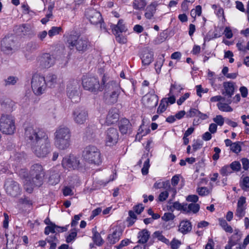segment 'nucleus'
<instances>
[{
	"instance_id": "338daca9",
	"label": "nucleus",
	"mask_w": 249,
	"mask_h": 249,
	"mask_svg": "<svg viewBox=\"0 0 249 249\" xmlns=\"http://www.w3.org/2000/svg\"><path fill=\"white\" fill-rule=\"evenodd\" d=\"M242 188L244 190L249 188V177H246L243 178Z\"/></svg>"
},
{
	"instance_id": "b1692460",
	"label": "nucleus",
	"mask_w": 249,
	"mask_h": 249,
	"mask_svg": "<svg viewBox=\"0 0 249 249\" xmlns=\"http://www.w3.org/2000/svg\"><path fill=\"white\" fill-rule=\"evenodd\" d=\"M45 80L47 86H48L49 88H55L58 84L57 76L55 74H50L47 75Z\"/></svg>"
},
{
	"instance_id": "a18cd8bd",
	"label": "nucleus",
	"mask_w": 249,
	"mask_h": 249,
	"mask_svg": "<svg viewBox=\"0 0 249 249\" xmlns=\"http://www.w3.org/2000/svg\"><path fill=\"white\" fill-rule=\"evenodd\" d=\"M212 8L214 10L215 14L218 17H223L224 18V10L222 8L218 6L217 5L213 4L212 5Z\"/></svg>"
},
{
	"instance_id": "4468645a",
	"label": "nucleus",
	"mask_w": 249,
	"mask_h": 249,
	"mask_svg": "<svg viewBox=\"0 0 249 249\" xmlns=\"http://www.w3.org/2000/svg\"><path fill=\"white\" fill-rule=\"evenodd\" d=\"M72 117L75 123L82 124L88 119V112L85 108L78 107L73 110Z\"/></svg>"
},
{
	"instance_id": "f704fd0d",
	"label": "nucleus",
	"mask_w": 249,
	"mask_h": 249,
	"mask_svg": "<svg viewBox=\"0 0 249 249\" xmlns=\"http://www.w3.org/2000/svg\"><path fill=\"white\" fill-rule=\"evenodd\" d=\"M92 232L93 233V236L92 239L94 242L98 246H100L103 242V240L99 232L96 231L95 229H92Z\"/></svg>"
},
{
	"instance_id": "6e6552de",
	"label": "nucleus",
	"mask_w": 249,
	"mask_h": 249,
	"mask_svg": "<svg viewBox=\"0 0 249 249\" xmlns=\"http://www.w3.org/2000/svg\"><path fill=\"white\" fill-rule=\"evenodd\" d=\"M15 129L14 117L10 115L2 114L0 118V131L3 134L11 135Z\"/></svg>"
},
{
	"instance_id": "e433bc0d",
	"label": "nucleus",
	"mask_w": 249,
	"mask_h": 249,
	"mask_svg": "<svg viewBox=\"0 0 249 249\" xmlns=\"http://www.w3.org/2000/svg\"><path fill=\"white\" fill-rule=\"evenodd\" d=\"M219 225L225 231L231 233L232 232V228L229 225L225 219L219 218L218 219Z\"/></svg>"
},
{
	"instance_id": "bf43d9fd",
	"label": "nucleus",
	"mask_w": 249,
	"mask_h": 249,
	"mask_svg": "<svg viewBox=\"0 0 249 249\" xmlns=\"http://www.w3.org/2000/svg\"><path fill=\"white\" fill-rule=\"evenodd\" d=\"M115 35L116 36V40L118 42L121 44H125L126 43L127 39L125 36L120 34V33Z\"/></svg>"
},
{
	"instance_id": "412c9836",
	"label": "nucleus",
	"mask_w": 249,
	"mask_h": 249,
	"mask_svg": "<svg viewBox=\"0 0 249 249\" xmlns=\"http://www.w3.org/2000/svg\"><path fill=\"white\" fill-rule=\"evenodd\" d=\"M119 118L118 110L115 108H112L109 110L106 122L108 125H110L117 122Z\"/></svg>"
},
{
	"instance_id": "2f4dec72",
	"label": "nucleus",
	"mask_w": 249,
	"mask_h": 249,
	"mask_svg": "<svg viewBox=\"0 0 249 249\" xmlns=\"http://www.w3.org/2000/svg\"><path fill=\"white\" fill-rule=\"evenodd\" d=\"M199 209L200 206L198 204L192 203L188 205L186 203L185 206V213H189L192 212L196 213L199 211Z\"/></svg>"
},
{
	"instance_id": "4be33fe9",
	"label": "nucleus",
	"mask_w": 249,
	"mask_h": 249,
	"mask_svg": "<svg viewBox=\"0 0 249 249\" xmlns=\"http://www.w3.org/2000/svg\"><path fill=\"white\" fill-rule=\"evenodd\" d=\"M154 53L148 48L144 49L142 57V63L143 65H149L153 60Z\"/></svg>"
},
{
	"instance_id": "dca6fc26",
	"label": "nucleus",
	"mask_w": 249,
	"mask_h": 249,
	"mask_svg": "<svg viewBox=\"0 0 249 249\" xmlns=\"http://www.w3.org/2000/svg\"><path fill=\"white\" fill-rule=\"evenodd\" d=\"M119 139V133L114 128H108L106 132L105 142L107 146H112L115 145Z\"/></svg>"
},
{
	"instance_id": "0eeeda50",
	"label": "nucleus",
	"mask_w": 249,
	"mask_h": 249,
	"mask_svg": "<svg viewBox=\"0 0 249 249\" xmlns=\"http://www.w3.org/2000/svg\"><path fill=\"white\" fill-rule=\"evenodd\" d=\"M32 149L37 157L40 158L46 157L51 152V145L48 137L43 139L37 143L33 145Z\"/></svg>"
},
{
	"instance_id": "bb28decb",
	"label": "nucleus",
	"mask_w": 249,
	"mask_h": 249,
	"mask_svg": "<svg viewBox=\"0 0 249 249\" xmlns=\"http://www.w3.org/2000/svg\"><path fill=\"white\" fill-rule=\"evenodd\" d=\"M131 128V124L126 119L121 120L119 125L120 131L122 134H126Z\"/></svg>"
},
{
	"instance_id": "a878e982",
	"label": "nucleus",
	"mask_w": 249,
	"mask_h": 249,
	"mask_svg": "<svg viewBox=\"0 0 249 249\" xmlns=\"http://www.w3.org/2000/svg\"><path fill=\"white\" fill-rule=\"evenodd\" d=\"M192 230L191 223L188 220H183L180 223L178 231L183 234H186Z\"/></svg>"
},
{
	"instance_id": "1a4fd4ad",
	"label": "nucleus",
	"mask_w": 249,
	"mask_h": 249,
	"mask_svg": "<svg viewBox=\"0 0 249 249\" xmlns=\"http://www.w3.org/2000/svg\"><path fill=\"white\" fill-rule=\"evenodd\" d=\"M31 87L35 95L39 96L42 94L47 89L45 78L38 74H35L32 77Z\"/></svg>"
},
{
	"instance_id": "9d476101",
	"label": "nucleus",
	"mask_w": 249,
	"mask_h": 249,
	"mask_svg": "<svg viewBox=\"0 0 249 249\" xmlns=\"http://www.w3.org/2000/svg\"><path fill=\"white\" fill-rule=\"evenodd\" d=\"M82 85L84 89L92 92H97L104 89L102 83H99L98 78L95 77L84 76L82 80Z\"/></svg>"
},
{
	"instance_id": "a211bd4d",
	"label": "nucleus",
	"mask_w": 249,
	"mask_h": 249,
	"mask_svg": "<svg viewBox=\"0 0 249 249\" xmlns=\"http://www.w3.org/2000/svg\"><path fill=\"white\" fill-rule=\"evenodd\" d=\"M224 90L222 94L225 96H227V102L231 104L232 102L231 98L234 94L235 89V84L233 82H225L223 83Z\"/></svg>"
},
{
	"instance_id": "69168bd1",
	"label": "nucleus",
	"mask_w": 249,
	"mask_h": 249,
	"mask_svg": "<svg viewBox=\"0 0 249 249\" xmlns=\"http://www.w3.org/2000/svg\"><path fill=\"white\" fill-rule=\"evenodd\" d=\"M199 111L195 108H191L187 113V116L188 117H193L197 116Z\"/></svg>"
},
{
	"instance_id": "79ce46f5",
	"label": "nucleus",
	"mask_w": 249,
	"mask_h": 249,
	"mask_svg": "<svg viewBox=\"0 0 249 249\" xmlns=\"http://www.w3.org/2000/svg\"><path fill=\"white\" fill-rule=\"evenodd\" d=\"M62 30V29L61 27H53L48 31V35L50 37H52L53 36L58 35Z\"/></svg>"
},
{
	"instance_id": "20e7f679",
	"label": "nucleus",
	"mask_w": 249,
	"mask_h": 249,
	"mask_svg": "<svg viewBox=\"0 0 249 249\" xmlns=\"http://www.w3.org/2000/svg\"><path fill=\"white\" fill-rule=\"evenodd\" d=\"M82 157L89 163L99 165L102 162V157L100 150L95 146L89 145L86 146L82 152Z\"/></svg>"
},
{
	"instance_id": "6ab92c4d",
	"label": "nucleus",
	"mask_w": 249,
	"mask_h": 249,
	"mask_svg": "<svg viewBox=\"0 0 249 249\" xmlns=\"http://www.w3.org/2000/svg\"><path fill=\"white\" fill-rule=\"evenodd\" d=\"M39 66L42 69L49 68L55 63L54 57L49 53H44L39 59Z\"/></svg>"
},
{
	"instance_id": "7c9ffc66",
	"label": "nucleus",
	"mask_w": 249,
	"mask_h": 249,
	"mask_svg": "<svg viewBox=\"0 0 249 249\" xmlns=\"http://www.w3.org/2000/svg\"><path fill=\"white\" fill-rule=\"evenodd\" d=\"M97 128L95 126H89L86 128L85 135L89 140L93 139L96 136Z\"/></svg>"
},
{
	"instance_id": "2eb2a0df",
	"label": "nucleus",
	"mask_w": 249,
	"mask_h": 249,
	"mask_svg": "<svg viewBox=\"0 0 249 249\" xmlns=\"http://www.w3.org/2000/svg\"><path fill=\"white\" fill-rule=\"evenodd\" d=\"M80 164L79 159L73 155H71L64 158L62 161V166L68 170L78 169L80 166Z\"/></svg>"
},
{
	"instance_id": "f8f14e48",
	"label": "nucleus",
	"mask_w": 249,
	"mask_h": 249,
	"mask_svg": "<svg viewBox=\"0 0 249 249\" xmlns=\"http://www.w3.org/2000/svg\"><path fill=\"white\" fill-rule=\"evenodd\" d=\"M85 16L91 24L95 25L100 24L101 28H102L103 19L99 12L93 8H88L85 11Z\"/></svg>"
},
{
	"instance_id": "f257e3e1",
	"label": "nucleus",
	"mask_w": 249,
	"mask_h": 249,
	"mask_svg": "<svg viewBox=\"0 0 249 249\" xmlns=\"http://www.w3.org/2000/svg\"><path fill=\"white\" fill-rule=\"evenodd\" d=\"M30 175V178H25L24 184L26 191L31 193L34 187H39L42 184L44 172L42 165L39 164L33 165L31 168Z\"/></svg>"
},
{
	"instance_id": "473e14b6",
	"label": "nucleus",
	"mask_w": 249,
	"mask_h": 249,
	"mask_svg": "<svg viewBox=\"0 0 249 249\" xmlns=\"http://www.w3.org/2000/svg\"><path fill=\"white\" fill-rule=\"evenodd\" d=\"M156 11V6L154 4H151L146 9V12L144 14L145 18L147 19H151Z\"/></svg>"
},
{
	"instance_id": "c85d7f7f",
	"label": "nucleus",
	"mask_w": 249,
	"mask_h": 249,
	"mask_svg": "<svg viewBox=\"0 0 249 249\" xmlns=\"http://www.w3.org/2000/svg\"><path fill=\"white\" fill-rule=\"evenodd\" d=\"M1 107L6 111H12L15 106V103L10 99H5L1 103Z\"/></svg>"
},
{
	"instance_id": "09e8293b",
	"label": "nucleus",
	"mask_w": 249,
	"mask_h": 249,
	"mask_svg": "<svg viewBox=\"0 0 249 249\" xmlns=\"http://www.w3.org/2000/svg\"><path fill=\"white\" fill-rule=\"evenodd\" d=\"M201 7L200 5H197L195 9H193L191 11V15L193 18H195L196 16H199L201 14Z\"/></svg>"
},
{
	"instance_id": "e2e57ef3",
	"label": "nucleus",
	"mask_w": 249,
	"mask_h": 249,
	"mask_svg": "<svg viewBox=\"0 0 249 249\" xmlns=\"http://www.w3.org/2000/svg\"><path fill=\"white\" fill-rule=\"evenodd\" d=\"M181 244V242L176 239H174L170 243L171 247L172 249H178Z\"/></svg>"
},
{
	"instance_id": "39448f33",
	"label": "nucleus",
	"mask_w": 249,
	"mask_h": 249,
	"mask_svg": "<svg viewBox=\"0 0 249 249\" xmlns=\"http://www.w3.org/2000/svg\"><path fill=\"white\" fill-rule=\"evenodd\" d=\"M24 130L25 138L30 141L32 146L48 137L44 131L33 124H27Z\"/></svg>"
},
{
	"instance_id": "3c124183",
	"label": "nucleus",
	"mask_w": 249,
	"mask_h": 249,
	"mask_svg": "<svg viewBox=\"0 0 249 249\" xmlns=\"http://www.w3.org/2000/svg\"><path fill=\"white\" fill-rule=\"evenodd\" d=\"M77 236V231L75 229H73L71 230L70 233L69 235L66 238V242L67 243H70L73 240H74L75 237Z\"/></svg>"
},
{
	"instance_id": "423d86ee",
	"label": "nucleus",
	"mask_w": 249,
	"mask_h": 249,
	"mask_svg": "<svg viewBox=\"0 0 249 249\" xmlns=\"http://www.w3.org/2000/svg\"><path fill=\"white\" fill-rule=\"evenodd\" d=\"M67 42L71 49L75 47L76 50L80 52L86 51L90 46V42L87 38L73 34L69 35Z\"/></svg>"
},
{
	"instance_id": "aec40b11",
	"label": "nucleus",
	"mask_w": 249,
	"mask_h": 249,
	"mask_svg": "<svg viewBox=\"0 0 249 249\" xmlns=\"http://www.w3.org/2000/svg\"><path fill=\"white\" fill-rule=\"evenodd\" d=\"M15 47V42L12 36L5 37L1 41V50L6 53H12Z\"/></svg>"
},
{
	"instance_id": "052dcab7",
	"label": "nucleus",
	"mask_w": 249,
	"mask_h": 249,
	"mask_svg": "<svg viewBox=\"0 0 249 249\" xmlns=\"http://www.w3.org/2000/svg\"><path fill=\"white\" fill-rule=\"evenodd\" d=\"M213 121L217 124L222 126L224 123V120L221 115H217L213 119Z\"/></svg>"
},
{
	"instance_id": "8fccbe9b",
	"label": "nucleus",
	"mask_w": 249,
	"mask_h": 249,
	"mask_svg": "<svg viewBox=\"0 0 249 249\" xmlns=\"http://www.w3.org/2000/svg\"><path fill=\"white\" fill-rule=\"evenodd\" d=\"M231 150L235 153H238L241 151L240 142H233L231 147Z\"/></svg>"
},
{
	"instance_id": "ea45409f",
	"label": "nucleus",
	"mask_w": 249,
	"mask_h": 249,
	"mask_svg": "<svg viewBox=\"0 0 249 249\" xmlns=\"http://www.w3.org/2000/svg\"><path fill=\"white\" fill-rule=\"evenodd\" d=\"M60 180V176L58 173L53 172L49 177V182L53 185L57 184Z\"/></svg>"
},
{
	"instance_id": "0e129e2a",
	"label": "nucleus",
	"mask_w": 249,
	"mask_h": 249,
	"mask_svg": "<svg viewBox=\"0 0 249 249\" xmlns=\"http://www.w3.org/2000/svg\"><path fill=\"white\" fill-rule=\"evenodd\" d=\"M174 218L175 215L173 213H165L163 216L162 217V219L165 221H168L169 220L174 219Z\"/></svg>"
},
{
	"instance_id": "864d4df0",
	"label": "nucleus",
	"mask_w": 249,
	"mask_h": 249,
	"mask_svg": "<svg viewBox=\"0 0 249 249\" xmlns=\"http://www.w3.org/2000/svg\"><path fill=\"white\" fill-rule=\"evenodd\" d=\"M164 61L163 56L160 57L158 59V60L155 64V69L157 72L160 71V68L163 64Z\"/></svg>"
},
{
	"instance_id": "de8ad7c7",
	"label": "nucleus",
	"mask_w": 249,
	"mask_h": 249,
	"mask_svg": "<svg viewBox=\"0 0 249 249\" xmlns=\"http://www.w3.org/2000/svg\"><path fill=\"white\" fill-rule=\"evenodd\" d=\"M232 171L238 172L241 170V165L239 161H234L230 165Z\"/></svg>"
},
{
	"instance_id": "c9c22d12",
	"label": "nucleus",
	"mask_w": 249,
	"mask_h": 249,
	"mask_svg": "<svg viewBox=\"0 0 249 249\" xmlns=\"http://www.w3.org/2000/svg\"><path fill=\"white\" fill-rule=\"evenodd\" d=\"M229 104L228 103V104L222 103V102H219L217 104V106L218 108L224 112H231L233 110L232 108L228 105Z\"/></svg>"
},
{
	"instance_id": "5701e85b",
	"label": "nucleus",
	"mask_w": 249,
	"mask_h": 249,
	"mask_svg": "<svg viewBox=\"0 0 249 249\" xmlns=\"http://www.w3.org/2000/svg\"><path fill=\"white\" fill-rule=\"evenodd\" d=\"M150 232L146 229H143L138 233V243L145 245L148 240Z\"/></svg>"
},
{
	"instance_id": "c756f323",
	"label": "nucleus",
	"mask_w": 249,
	"mask_h": 249,
	"mask_svg": "<svg viewBox=\"0 0 249 249\" xmlns=\"http://www.w3.org/2000/svg\"><path fill=\"white\" fill-rule=\"evenodd\" d=\"M127 30L126 26L124 23L122 19H120L117 25H114L113 28V32L114 35H117L118 33L125 32Z\"/></svg>"
},
{
	"instance_id": "58836bf2",
	"label": "nucleus",
	"mask_w": 249,
	"mask_h": 249,
	"mask_svg": "<svg viewBox=\"0 0 249 249\" xmlns=\"http://www.w3.org/2000/svg\"><path fill=\"white\" fill-rule=\"evenodd\" d=\"M153 236L154 238H157L158 240L161 241L166 244H168L169 243V240L166 239L160 231H156L154 232L153 234Z\"/></svg>"
},
{
	"instance_id": "13d9d810",
	"label": "nucleus",
	"mask_w": 249,
	"mask_h": 249,
	"mask_svg": "<svg viewBox=\"0 0 249 249\" xmlns=\"http://www.w3.org/2000/svg\"><path fill=\"white\" fill-rule=\"evenodd\" d=\"M129 218H128L127 221L129 222L130 226L132 225L134 223V220L136 219L137 216L135 213L130 211L129 212Z\"/></svg>"
},
{
	"instance_id": "603ef678",
	"label": "nucleus",
	"mask_w": 249,
	"mask_h": 249,
	"mask_svg": "<svg viewBox=\"0 0 249 249\" xmlns=\"http://www.w3.org/2000/svg\"><path fill=\"white\" fill-rule=\"evenodd\" d=\"M246 208H237L235 212V215L239 219L244 216L246 213Z\"/></svg>"
},
{
	"instance_id": "f03ea898",
	"label": "nucleus",
	"mask_w": 249,
	"mask_h": 249,
	"mask_svg": "<svg viewBox=\"0 0 249 249\" xmlns=\"http://www.w3.org/2000/svg\"><path fill=\"white\" fill-rule=\"evenodd\" d=\"M108 77L104 75L102 80V83L105 89L104 98L108 104H114L118 101L119 95L121 91V88L119 83L111 81L106 84Z\"/></svg>"
},
{
	"instance_id": "680f3d73",
	"label": "nucleus",
	"mask_w": 249,
	"mask_h": 249,
	"mask_svg": "<svg viewBox=\"0 0 249 249\" xmlns=\"http://www.w3.org/2000/svg\"><path fill=\"white\" fill-rule=\"evenodd\" d=\"M246 202V198L244 196H241L237 202V208H246L245 205Z\"/></svg>"
},
{
	"instance_id": "4d7b16f0",
	"label": "nucleus",
	"mask_w": 249,
	"mask_h": 249,
	"mask_svg": "<svg viewBox=\"0 0 249 249\" xmlns=\"http://www.w3.org/2000/svg\"><path fill=\"white\" fill-rule=\"evenodd\" d=\"M186 203L181 204L179 202L176 201L173 203V206L176 210L183 211L185 212V206H186Z\"/></svg>"
},
{
	"instance_id": "c03bdc74",
	"label": "nucleus",
	"mask_w": 249,
	"mask_h": 249,
	"mask_svg": "<svg viewBox=\"0 0 249 249\" xmlns=\"http://www.w3.org/2000/svg\"><path fill=\"white\" fill-rule=\"evenodd\" d=\"M31 30V28L29 25L22 24L18 28L19 32L22 33L24 35L29 33Z\"/></svg>"
},
{
	"instance_id": "a19ab883",
	"label": "nucleus",
	"mask_w": 249,
	"mask_h": 249,
	"mask_svg": "<svg viewBox=\"0 0 249 249\" xmlns=\"http://www.w3.org/2000/svg\"><path fill=\"white\" fill-rule=\"evenodd\" d=\"M175 88H176V86H171L170 92L168 94L169 97L168 98H166L168 104L170 103V104H173L176 102V98L175 97V94L174 91Z\"/></svg>"
},
{
	"instance_id": "6e6d98bb",
	"label": "nucleus",
	"mask_w": 249,
	"mask_h": 249,
	"mask_svg": "<svg viewBox=\"0 0 249 249\" xmlns=\"http://www.w3.org/2000/svg\"><path fill=\"white\" fill-rule=\"evenodd\" d=\"M18 80V78L14 76H9L5 80V85H13L15 84Z\"/></svg>"
},
{
	"instance_id": "f3484780",
	"label": "nucleus",
	"mask_w": 249,
	"mask_h": 249,
	"mask_svg": "<svg viewBox=\"0 0 249 249\" xmlns=\"http://www.w3.org/2000/svg\"><path fill=\"white\" fill-rule=\"evenodd\" d=\"M158 96L154 93H148L145 95L142 98L143 105L147 108H153L155 107L158 103Z\"/></svg>"
},
{
	"instance_id": "ddd939ff",
	"label": "nucleus",
	"mask_w": 249,
	"mask_h": 249,
	"mask_svg": "<svg viewBox=\"0 0 249 249\" xmlns=\"http://www.w3.org/2000/svg\"><path fill=\"white\" fill-rule=\"evenodd\" d=\"M4 186L6 192L8 195L12 197H17L21 194V188L17 181L11 179H7Z\"/></svg>"
},
{
	"instance_id": "393cba45",
	"label": "nucleus",
	"mask_w": 249,
	"mask_h": 249,
	"mask_svg": "<svg viewBox=\"0 0 249 249\" xmlns=\"http://www.w3.org/2000/svg\"><path fill=\"white\" fill-rule=\"evenodd\" d=\"M122 234V232L120 229H116L113 233L109 234L108 236V241L110 244H114L118 242L120 237Z\"/></svg>"
},
{
	"instance_id": "49530a36",
	"label": "nucleus",
	"mask_w": 249,
	"mask_h": 249,
	"mask_svg": "<svg viewBox=\"0 0 249 249\" xmlns=\"http://www.w3.org/2000/svg\"><path fill=\"white\" fill-rule=\"evenodd\" d=\"M196 192L198 195L201 196H206L210 193V190L205 187L198 188L196 190Z\"/></svg>"
},
{
	"instance_id": "4c0bfd02",
	"label": "nucleus",
	"mask_w": 249,
	"mask_h": 249,
	"mask_svg": "<svg viewBox=\"0 0 249 249\" xmlns=\"http://www.w3.org/2000/svg\"><path fill=\"white\" fill-rule=\"evenodd\" d=\"M167 100L166 98H164L161 99L160 101L159 107L157 110L158 113H161L163 112L166 109L168 106Z\"/></svg>"
},
{
	"instance_id": "72a5a7b5",
	"label": "nucleus",
	"mask_w": 249,
	"mask_h": 249,
	"mask_svg": "<svg viewBox=\"0 0 249 249\" xmlns=\"http://www.w3.org/2000/svg\"><path fill=\"white\" fill-rule=\"evenodd\" d=\"M146 3L145 0H134L133 6L135 9L141 10L144 8Z\"/></svg>"
},
{
	"instance_id": "cd10ccee",
	"label": "nucleus",
	"mask_w": 249,
	"mask_h": 249,
	"mask_svg": "<svg viewBox=\"0 0 249 249\" xmlns=\"http://www.w3.org/2000/svg\"><path fill=\"white\" fill-rule=\"evenodd\" d=\"M55 229H61L62 231H66L67 230V227H59L50 222V225L45 228L44 233L46 235H48L50 232L55 233L56 232Z\"/></svg>"
},
{
	"instance_id": "9b49d317",
	"label": "nucleus",
	"mask_w": 249,
	"mask_h": 249,
	"mask_svg": "<svg viewBox=\"0 0 249 249\" xmlns=\"http://www.w3.org/2000/svg\"><path fill=\"white\" fill-rule=\"evenodd\" d=\"M67 94L73 102L80 100V84L78 81L72 80L69 82L67 88Z\"/></svg>"
},
{
	"instance_id": "5fc2aeb1",
	"label": "nucleus",
	"mask_w": 249,
	"mask_h": 249,
	"mask_svg": "<svg viewBox=\"0 0 249 249\" xmlns=\"http://www.w3.org/2000/svg\"><path fill=\"white\" fill-rule=\"evenodd\" d=\"M149 167V160L147 159L144 161L143 167L142 169V173L143 175H146L148 174Z\"/></svg>"
},
{
	"instance_id": "37998d69",
	"label": "nucleus",
	"mask_w": 249,
	"mask_h": 249,
	"mask_svg": "<svg viewBox=\"0 0 249 249\" xmlns=\"http://www.w3.org/2000/svg\"><path fill=\"white\" fill-rule=\"evenodd\" d=\"M232 172L230 165H226L220 170V173L223 176H227Z\"/></svg>"
},
{
	"instance_id": "7ed1b4c3",
	"label": "nucleus",
	"mask_w": 249,
	"mask_h": 249,
	"mask_svg": "<svg viewBox=\"0 0 249 249\" xmlns=\"http://www.w3.org/2000/svg\"><path fill=\"white\" fill-rule=\"evenodd\" d=\"M55 144L59 149L64 150L70 145L71 133L67 127H60L57 128L54 133Z\"/></svg>"
},
{
	"instance_id": "774afa93",
	"label": "nucleus",
	"mask_w": 249,
	"mask_h": 249,
	"mask_svg": "<svg viewBox=\"0 0 249 249\" xmlns=\"http://www.w3.org/2000/svg\"><path fill=\"white\" fill-rule=\"evenodd\" d=\"M224 34L225 35L226 37L228 39L231 38L233 36L231 30L229 27H226L225 28L224 31Z\"/></svg>"
}]
</instances>
